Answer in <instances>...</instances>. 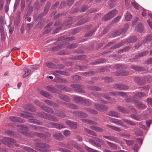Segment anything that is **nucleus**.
I'll return each mask as SVG.
<instances>
[{"label":"nucleus","instance_id":"de8ad7c7","mask_svg":"<svg viewBox=\"0 0 152 152\" xmlns=\"http://www.w3.org/2000/svg\"><path fill=\"white\" fill-rule=\"evenodd\" d=\"M152 40V35L148 36L145 38V41L146 42H150Z\"/></svg>","mask_w":152,"mask_h":152},{"label":"nucleus","instance_id":"5fc2aeb1","mask_svg":"<svg viewBox=\"0 0 152 152\" xmlns=\"http://www.w3.org/2000/svg\"><path fill=\"white\" fill-rule=\"evenodd\" d=\"M88 111L90 113L94 114H97L98 113L97 112L93 109H89L88 110Z\"/></svg>","mask_w":152,"mask_h":152},{"label":"nucleus","instance_id":"393cba45","mask_svg":"<svg viewBox=\"0 0 152 152\" xmlns=\"http://www.w3.org/2000/svg\"><path fill=\"white\" fill-rule=\"evenodd\" d=\"M59 98L66 102H69L70 100L69 97L65 95L61 94L59 96Z\"/></svg>","mask_w":152,"mask_h":152},{"label":"nucleus","instance_id":"aec40b11","mask_svg":"<svg viewBox=\"0 0 152 152\" xmlns=\"http://www.w3.org/2000/svg\"><path fill=\"white\" fill-rule=\"evenodd\" d=\"M113 121L114 123L118 125L123 127H125V125L124 124V122L122 121L115 119H113Z\"/></svg>","mask_w":152,"mask_h":152},{"label":"nucleus","instance_id":"4d7b16f0","mask_svg":"<svg viewBox=\"0 0 152 152\" xmlns=\"http://www.w3.org/2000/svg\"><path fill=\"white\" fill-rule=\"evenodd\" d=\"M94 139H95L96 141L100 143L102 145L104 144V141L98 138L97 137H95L94 138Z\"/></svg>","mask_w":152,"mask_h":152},{"label":"nucleus","instance_id":"39448f33","mask_svg":"<svg viewBox=\"0 0 152 152\" xmlns=\"http://www.w3.org/2000/svg\"><path fill=\"white\" fill-rule=\"evenodd\" d=\"M72 98L73 101L77 103H80L87 105L90 104V103L88 100L83 99L80 97L74 96Z\"/></svg>","mask_w":152,"mask_h":152},{"label":"nucleus","instance_id":"a18cd8bd","mask_svg":"<svg viewBox=\"0 0 152 152\" xmlns=\"http://www.w3.org/2000/svg\"><path fill=\"white\" fill-rule=\"evenodd\" d=\"M134 80L136 83L139 84L141 85L142 84L141 82V78L139 77H136L134 78Z\"/></svg>","mask_w":152,"mask_h":152},{"label":"nucleus","instance_id":"c03bdc74","mask_svg":"<svg viewBox=\"0 0 152 152\" xmlns=\"http://www.w3.org/2000/svg\"><path fill=\"white\" fill-rule=\"evenodd\" d=\"M135 133L137 134L139 136H142L143 134L142 132L138 129H136L134 130Z\"/></svg>","mask_w":152,"mask_h":152},{"label":"nucleus","instance_id":"c85d7f7f","mask_svg":"<svg viewBox=\"0 0 152 152\" xmlns=\"http://www.w3.org/2000/svg\"><path fill=\"white\" fill-rule=\"evenodd\" d=\"M146 94L143 92H139L135 94V96L137 97L141 98L146 96Z\"/></svg>","mask_w":152,"mask_h":152},{"label":"nucleus","instance_id":"f3484780","mask_svg":"<svg viewBox=\"0 0 152 152\" xmlns=\"http://www.w3.org/2000/svg\"><path fill=\"white\" fill-rule=\"evenodd\" d=\"M68 144L72 145L77 149L78 150L81 151H83V149L79 146L76 145V143L75 142L73 141H71L68 143Z\"/></svg>","mask_w":152,"mask_h":152},{"label":"nucleus","instance_id":"a19ab883","mask_svg":"<svg viewBox=\"0 0 152 152\" xmlns=\"http://www.w3.org/2000/svg\"><path fill=\"white\" fill-rule=\"evenodd\" d=\"M34 135L36 136L37 137H39L43 139L45 138V136L42 134L36 132L34 134Z\"/></svg>","mask_w":152,"mask_h":152},{"label":"nucleus","instance_id":"69168bd1","mask_svg":"<svg viewBox=\"0 0 152 152\" xmlns=\"http://www.w3.org/2000/svg\"><path fill=\"white\" fill-rule=\"evenodd\" d=\"M131 68L136 70H140V67L137 66L132 65L131 66Z\"/></svg>","mask_w":152,"mask_h":152},{"label":"nucleus","instance_id":"603ef678","mask_svg":"<svg viewBox=\"0 0 152 152\" xmlns=\"http://www.w3.org/2000/svg\"><path fill=\"white\" fill-rule=\"evenodd\" d=\"M24 149L26 151H28L29 152H37L29 147H25Z\"/></svg>","mask_w":152,"mask_h":152},{"label":"nucleus","instance_id":"bb28decb","mask_svg":"<svg viewBox=\"0 0 152 152\" xmlns=\"http://www.w3.org/2000/svg\"><path fill=\"white\" fill-rule=\"evenodd\" d=\"M24 71L25 73L23 75V77L24 78H26L30 74L31 71L28 68H26L24 69Z\"/></svg>","mask_w":152,"mask_h":152},{"label":"nucleus","instance_id":"774afa93","mask_svg":"<svg viewBox=\"0 0 152 152\" xmlns=\"http://www.w3.org/2000/svg\"><path fill=\"white\" fill-rule=\"evenodd\" d=\"M145 63L147 64H152V58H150L147 60Z\"/></svg>","mask_w":152,"mask_h":152},{"label":"nucleus","instance_id":"6ab92c4d","mask_svg":"<svg viewBox=\"0 0 152 152\" xmlns=\"http://www.w3.org/2000/svg\"><path fill=\"white\" fill-rule=\"evenodd\" d=\"M54 126V128L58 129H61L65 128H66L65 126L61 124H59L58 123H54L53 124Z\"/></svg>","mask_w":152,"mask_h":152},{"label":"nucleus","instance_id":"b1692460","mask_svg":"<svg viewBox=\"0 0 152 152\" xmlns=\"http://www.w3.org/2000/svg\"><path fill=\"white\" fill-rule=\"evenodd\" d=\"M118 109L119 112L122 113H129L127 110L121 106L118 107Z\"/></svg>","mask_w":152,"mask_h":152},{"label":"nucleus","instance_id":"0eeeda50","mask_svg":"<svg viewBox=\"0 0 152 152\" xmlns=\"http://www.w3.org/2000/svg\"><path fill=\"white\" fill-rule=\"evenodd\" d=\"M94 107L97 110L101 111L105 110L108 108V107L104 105L97 104H95Z\"/></svg>","mask_w":152,"mask_h":152},{"label":"nucleus","instance_id":"864d4df0","mask_svg":"<svg viewBox=\"0 0 152 152\" xmlns=\"http://www.w3.org/2000/svg\"><path fill=\"white\" fill-rule=\"evenodd\" d=\"M124 121L125 122L131 125H135L136 124L134 122L126 119H124Z\"/></svg>","mask_w":152,"mask_h":152},{"label":"nucleus","instance_id":"c756f323","mask_svg":"<svg viewBox=\"0 0 152 152\" xmlns=\"http://www.w3.org/2000/svg\"><path fill=\"white\" fill-rule=\"evenodd\" d=\"M84 130L85 132L89 134L95 136H97L96 134L95 133L89 129L85 128Z\"/></svg>","mask_w":152,"mask_h":152},{"label":"nucleus","instance_id":"3c124183","mask_svg":"<svg viewBox=\"0 0 152 152\" xmlns=\"http://www.w3.org/2000/svg\"><path fill=\"white\" fill-rule=\"evenodd\" d=\"M86 149L88 152H99L98 151L92 149L88 147H86Z\"/></svg>","mask_w":152,"mask_h":152},{"label":"nucleus","instance_id":"dca6fc26","mask_svg":"<svg viewBox=\"0 0 152 152\" xmlns=\"http://www.w3.org/2000/svg\"><path fill=\"white\" fill-rule=\"evenodd\" d=\"M40 94L41 95L48 99H51L52 98V96L51 95L48 93L44 91H42L40 92Z\"/></svg>","mask_w":152,"mask_h":152},{"label":"nucleus","instance_id":"f03ea898","mask_svg":"<svg viewBox=\"0 0 152 152\" xmlns=\"http://www.w3.org/2000/svg\"><path fill=\"white\" fill-rule=\"evenodd\" d=\"M31 114H28L27 113H22L21 116L24 118L28 119L29 122L33 124H36L39 125H42L43 123L39 120L33 118V117L31 115Z\"/></svg>","mask_w":152,"mask_h":152},{"label":"nucleus","instance_id":"e2e57ef3","mask_svg":"<svg viewBox=\"0 0 152 152\" xmlns=\"http://www.w3.org/2000/svg\"><path fill=\"white\" fill-rule=\"evenodd\" d=\"M33 26V23H32L27 24V28L28 30H30Z\"/></svg>","mask_w":152,"mask_h":152},{"label":"nucleus","instance_id":"58836bf2","mask_svg":"<svg viewBox=\"0 0 152 152\" xmlns=\"http://www.w3.org/2000/svg\"><path fill=\"white\" fill-rule=\"evenodd\" d=\"M109 115L115 117H118V113L117 112L115 111H111L109 113Z\"/></svg>","mask_w":152,"mask_h":152},{"label":"nucleus","instance_id":"79ce46f5","mask_svg":"<svg viewBox=\"0 0 152 152\" xmlns=\"http://www.w3.org/2000/svg\"><path fill=\"white\" fill-rule=\"evenodd\" d=\"M50 8V4L49 3H48L46 5V6H45L44 10V13H45V14H46L48 12Z\"/></svg>","mask_w":152,"mask_h":152},{"label":"nucleus","instance_id":"13d9d810","mask_svg":"<svg viewBox=\"0 0 152 152\" xmlns=\"http://www.w3.org/2000/svg\"><path fill=\"white\" fill-rule=\"evenodd\" d=\"M0 32L1 33V37L4 36V28L2 26H0Z\"/></svg>","mask_w":152,"mask_h":152},{"label":"nucleus","instance_id":"412c9836","mask_svg":"<svg viewBox=\"0 0 152 152\" xmlns=\"http://www.w3.org/2000/svg\"><path fill=\"white\" fill-rule=\"evenodd\" d=\"M82 121L84 123L89 124L90 125H97V124L95 122L87 119H83Z\"/></svg>","mask_w":152,"mask_h":152},{"label":"nucleus","instance_id":"8fccbe9b","mask_svg":"<svg viewBox=\"0 0 152 152\" xmlns=\"http://www.w3.org/2000/svg\"><path fill=\"white\" fill-rule=\"evenodd\" d=\"M70 134V132L68 130H66L64 132V134L66 137L69 136Z\"/></svg>","mask_w":152,"mask_h":152},{"label":"nucleus","instance_id":"4c0bfd02","mask_svg":"<svg viewBox=\"0 0 152 152\" xmlns=\"http://www.w3.org/2000/svg\"><path fill=\"white\" fill-rule=\"evenodd\" d=\"M48 105L52 106L54 107H56V103L53 102L49 100H45L44 101Z\"/></svg>","mask_w":152,"mask_h":152},{"label":"nucleus","instance_id":"338daca9","mask_svg":"<svg viewBox=\"0 0 152 152\" xmlns=\"http://www.w3.org/2000/svg\"><path fill=\"white\" fill-rule=\"evenodd\" d=\"M77 45L76 44H72L68 46L69 48H76Z\"/></svg>","mask_w":152,"mask_h":152},{"label":"nucleus","instance_id":"6e6d98bb","mask_svg":"<svg viewBox=\"0 0 152 152\" xmlns=\"http://www.w3.org/2000/svg\"><path fill=\"white\" fill-rule=\"evenodd\" d=\"M132 4L135 9H137L138 8L139 5L136 2H132Z\"/></svg>","mask_w":152,"mask_h":152},{"label":"nucleus","instance_id":"0e129e2a","mask_svg":"<svg viewBox=\"0 0 152 152\" xmlns=\"http://www.w3.org/2000/svg\"><path fill=\"white\" fill-rule=\"evenodd\" d=\"M129 73L128 72L126 71L125 70H124V71H122V72H121V75H123V76L128 75H129Z\"/></svg>","mask_w":152,"mask_h":152},{"label":"nucleus","instance_id":"7c9ffc66","mask_svg":"<svg viewBox=\"0 0 152 152\" xmlns=\"http://www.w3.org/2000/svg\"><path fill=\"white\" fill-rule=\"evenodd\" d=\"M132 17V15L128 12L126 13L125 16V19L126 21H130Z\"/></svg>","mask_w":152,"mask_h":152},{"label":"nucleus","instance_id":"72a5a7b5","mask_svg":"<svg viewBox=\"0 0 152 152\" xmlns=\"http://www.w3.org/2000/svg\"><path fill=\"white\" fill-rule=\"evenodd\" d=\"M124 42H121L119 44L116 45H115L111 47V49H113L117 48H119V47L121 46L124 44Z\"/></svg>","mask_w":152,"mask_h":152},{"label":"nucleus","instance_id":"a211bd4d","mask_svg":"<svg viewBox=\"0 0 152 152\" xmlns=\"http://www.w3.org/2000/svg\"><path fill=\"white\" fill-rule=\"evenodd\" d=\"M90 128L98 132H101L103 131V129L102 128L97 126H90Z\"/></svg>","mask_w":152,"mask_h":152},{"label":"nucleus","instance_id":"9d476101","mask_svg":"<svg viewBox=\"0 0 152 152\" xmlns=\"http://www.w3.org/2000/svg\"><path fill=\"white\" fill-rule=\"evenodd\" d=\"M103 137L111 141H113L115 142L119 143V140L118 138L114 137L113 136H104Z\"/></svg>","mask_w":152,"mask_h":152},{"label":"nucleus","instance_id":"052dcab7","mask_svg":"<svg viewBox=\"0 0 152 152\" xmlns=\"http://www.w3.org/2000/svg\"><path fill=\"white\" fill-rule=\"evenodd\" d=\"M126 142L127 144L128 145H132L134 143V141L133 140H126Z\"/></svg>","mask_w":152,"mask_h":152},{"label":"nucleus","instance_id":"423d86ee","mask_svg":"<svg viewBox=\"0 0 152 152\" xmlns=\"http://www.w3.org/2000/svg\"><path fill=\"white\" fill-rule=\"evenodd\" d=\"M117 11L115 10L109 12L106 15L104 16L102 19L104 21L107 20L114 17L117 14Z\"/></svg>","mask_w":152,"mask_h":152},{"label":"nucleus","instance_id":"1a4fd4ad","mask_svg":"<svg viewBox=\"0 0 152 152\" xmlns=\"http://www.w3.org/2000/svg\"><path fill=\"white\" fill-rule=\"evenodd\" d=\"M73 113L75 115L80 117L86 118L88 116L86 114L78 111H75L73 112Z\"/></svg>","mask_w":152,"mask_h":152},{"label":"nucleus","instance_id":"4468645a","mask_svg":"<svg viewBox=\"0 0 152 152\" xmlns=\"http://www.w3.org/2000/svg\"><path fill=\"white\" fill-rule=\"evenodd\" d=\"M115 88L119 90H126L128 88L127 86H126L125 85L121 84H116Z\"/></svg>","mask_w":152,"mask_h":152},{"label":"nucleus","instance_id":"2f4dec72","mask_svg":"<svg viewBox=\"0 0 152 152\" xmlns=\"http://www.w3.org/2000/svg\"><path fill=\"white\" fill-rule=\"evenodd\" d=\"M10 121L15 122H18L19 121V118L17 116H11L9 118Z\"/></svg>","mask_w":152,"mask_h":152},{"label":"nucleus","instance_id":"c9c22d12","mask_svg":"<svg viewBox=\"0 0 152 152\" xmlns=\"http://www.w3.org/2000/svg\"><path fill=\"white\" fill-rule=\"evenodd\" d=\"M67 106L70 108L73 109H78V107L76 105H74L73 104H70L69 103L67 104Z\"/></svg>","mask_w":152,"mask_h":152},{"label":"nucleus","instance_id":"4be33fe9","mask_svg":"<svg viewBox=\"0 0 152 152\" xmlns=\"http://www.w3.org/2000/svg\"><path fill=\"white\" fill-rule=\"evenodd\" d=\"M135 29L138 32L142 33L143 31V26L142 24H140L136 27Z\"/></svg>","mask_w":152,"mask_h":152},{"label":"nucleus","instance_id":"6e6552de","mask_svg":"<svg viewBox=\"0 0 152 152\" xmlns=\"http://www.w3.org/2000/svg\"><path fill=\"white\" fill-rule=\"evenodd\" d=\"M65 122L67 125L75 129L77 128L78 125V124L77 122H73L69 120H66Z\"/></svg>","mask_w":152,"mask_h":152},{"label":"nucleus","instance_id":"9b49d317","mask_svg":"<svg viewBox=\"0 0 152 152\" xmlns=\"http://www.w3.org/2000/svg\"><path fill=\"white\" fill-rule=\"evenodd\" d=\"M46 88L49 91L51 92L58 94L60 93V91L59 90L52 86H48Z\"/></svg>","mask_w":152,"mask_h":152},{"label":"nucleus","instance_id":"e433bc0d","mask_svg":"<svg viewBox=\"0 0 152 152\" xmlns=\"http://www.w3.org/2000/svg\"><path fill=\"white\" fill-rule=\"evenodd\" d=\"M79 22L77 23L78 25H81L85 23H86L88 21V19L86 18H82L80 20Z\"/></svg>","mask_w":152,"mask_h":152},{"label":"nucleus","instance_id":"bf43d9fd","mask_svg":"<svg viewBox=\"0 0 152 152\" xmlns=\"http://www.w3.org/2000/svg\"><path fill=\"white\" fill-rule=\"evenodd\" d=\"M83 74L84 76H88L93 75L94 74V72H86L83 73Z\"/></svg>","mask_w":152,"mask_h":152},{"label":"nucleus","instance_id":"20e7f679","mask_svg":"<svg viewBox=\"0 0 152 152\" xmlns=\"http://www.w3.org/2000/svg\"><path fill=\"white\" fill-rule=\"evenodd\" d=\"M36 148L41 152H47L49 151V149L50 146L47 144L42 143H37L35 144Z\"/></svg>","mask_w":152,"mask_h":152},{"label":"nucleus","instance_id":"5701e85b","mask_svg":"<svg viewBox=\"0 0 152 152\" xmlns=\"http://www.w3.org/2000/svg\"><path fill=\"white\" fill-rule=\"evenodd\" d=\"M53 137L58 140H62L64 137L60 133H57L53 134Z\"/></svg>","mask_w":152,"mask_h":152},{"label":"nucleus","instance_id":"680f3d73","mask_svg":"<svg viewBox=\"0 0 152 152\" xmlns=\"http://www.w3.org/2000/svg\"><path fill=\"white\" fill-rule=\"evenodd\" d=\"M71 86L74 88L76 90H78V89L80 87V86L79 85L76 84H72Z\"/></svg>","mask_w":152,"mask_h":152},{"label":"nucleus","instance_id":"49530a36","mask_svg":"<svg viewBox=\"0 0 152 152\" xmlns=\"http://www.w3.org/2000/svg\"><path fill=\"white\" fill-rule=\"evenodd\" d=\"M131 116L133 119L137 120H139L140 118L138 114H137L132 115H131Z\"/></svg>","mask_w":152,"mask_h":152},{"label":"nucleus","instance_id":"37998d69","mask_svg":"<svg viewBox=\"0 0 152 152\" xmlns=\"http://www.w3.org/2000/svg\"><path fill=\"white\" fill-rule=\"evenodd\" d=\"M90 89L91 90H95L97 91L101 90L100 88L96 86H91L90 87Z\"/></svg>","mask_w":152,"mask_h":152},{"label":"nucleus","instance_id":"a878e982","mask_svg":"<svg viewBox=\"0 0 152 152\" xmlns=\"http://www.w3.org/2000/svg\"><path fill=\"white\" fill-rule=\"evenodd\" d=\"M26 109L29 111L33 112H34L36 110V109L31 104H28V105L26 107Z\"/></svg>","mask_w":152,"mask_h":152},{"label":"nucleus","instance_id":"f257e3e1","mask_svg":"<svg viewBox=\"0 0 152 152\" xmlns=\"http://www.w3.org/2000/svg\"><path fill=\"white\" fill-rule=\"evenodd\" d=\"M0 141L5 145L10 148L12 147L11 143H13L16 146H18V144H17L15 140L11 138L4 137L0 140Z\"/></svg>","mask_w":152,"mask_h":152},{"label":"nucleus","instance_id":"f8f14e48","mask_svg":"<svg viewBox=\"0 0 152 152\" xmlns=\"http://www.w3.org/2000/svg\"><path fill=\"white\" fill-rule=\"evenodd\" d=\"M110 93V94L112 96H119L122 97L126 96V94L124 92L121 91L116 92H111Z\"/></svg>","mask_w":152,"mask_h":152},{"label":"nucleus","instance_id":"cd10ccee","mask_svg":"<svg viewBox=\"0 0 152 152\" xmlns=\"http://www.w3.org/2000/svg\"><path fill=\"white\" fill-rule=\"evenodd\" d=\"M137 40V38L135 36H133L130 37L128 39L127 42L128 43H132L135 42Z\"/></svg>","mask_w":152,"mask_h":152},{"label":"nucleus","instance_id":"7ed1b4c3","mask_svg":"<svg viewBox=\"0 0 152 152\" xmlns=\"http://www.w3.org/2000/svg\"><path fill=\"white\" fill-rule=\"evenodd\" d=\"M37 115L50 120L53 121L57 122L58 120V119L55 116L42 112H38L37 114Z\"/></svg>","mask_w":152,"mask_h":152},{"label":"nucleus","instance_id":"2eb2a0df","mask_svg":"<svg viewBox=\"0 0 152 152\" xmlns=\"http://www.w3.org/2000/svg\"><path fill=\"white\" fill-rule=\"evenodd\" d=\"M42 109L48 113L53 114V111L50 108L47 107L43 105L41 106Z\"/></svg>","mask_w":152,"mask_h":152},{"label":"nucleus","instance_id":"09e8293b","mask_svg":"<svg viewBox=\"0 0 152 152\" xmlns=\"http://www.w3.org/2000/svg\"><path fill=\"white\" fill-rule=\"evenodd\" d=\"M95 30V29H93L91 31L85 34V36L86 37H88L92 35Z\"/></svg>","mask_w":152,"mask_h":152},{"label":"nucleus","instance_id":"f704fd0d","mask_svg":"<svg viewBox=\"0 0 152 152\" xmlns=\"http://www.w3.org/2000/svg\"><path fill=\"white\" fill-rule=\"evenodd\" d=\"M124 31V30L123 29L118 30L115 32L114 34V36L116 37L118 36L121 34Z\"/></svg>","mask_w":152,"mask_h":152},{"label":"nucleus","instance_id":"ea45409f","mask_svg":"<svg viewBox=\"0 0 152 152\" xmlns=\"http://www.w3.org/2000/svg\"><path fill=\"white\" fill-rule=\"evenodd\" d=\"M61 39H66V41H70L73 40L75 39V37H70L67 38H66L64 36H63L61 37Z\"/></svg>","mask_w":152,"mask_h":152},{"label":"nucleus","instance_id":"ddd939ff","mask_svg":"<svg viewBox=\"0 0 152 152\" xmlns=\"http://www.w3.org/2000/svg\"><path fill=\"white\" fill-rule=\"evenodd\" d=\"M135 106L139 109H144L146 108V106L141 103L134 102Z\"/></svg>","mask_w":152,"mask_h":152},{"label":"nucleus","instance_id":"473e14b6","mask_svg":"<svg viewBox=\"0 0 152 152\" xmlns=\"http://www.w3.org/2000/svg\"><path fill=\"white\" fill-rule=\"evenodd\" d=\"M106 142L113 149L116 150L117 149V146L116 144L109 141H107Z\"/></svg>","mask_w":152,"mask_h":152}]
</instances>
